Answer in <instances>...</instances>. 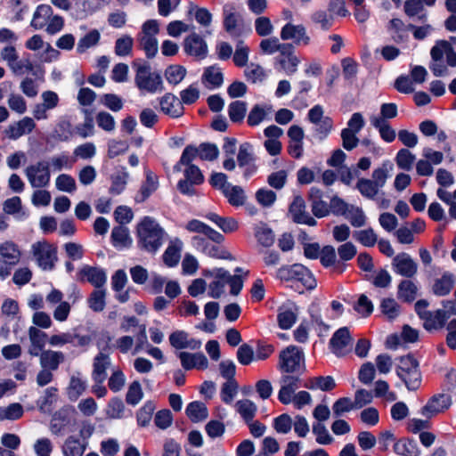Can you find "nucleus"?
I'll return each mask as SVG.
<instances>
[{
    "label": "nucleus",
    "instance_id": "16",
    "mask_svg": "<svg viewBox=\"0 0 456 456\" xmlns=\"http://www.w3.org/2000/svg\"><path fill=\"white\" fill-rule=\"evenodd\" d=\"M299 378L291 375L282 376L281 379V389L278 394L279 401L283 404L292 402L295 391L298 387Z\"/></svg>",
    "mask_w": 456,
    "mask_h": 456
},
{
    "label": "nucleus",
    "instance_id": "34",
    "mask_svg": "<svg viewBox=\"0 0 456 456\" xmlns=\"http://www.w3.org/2000/svg\"><path fill=\"white\" fill-rule=\"evenodd\" d=\"M455 283L453 274L445 273L441 278L436 279L434 282L432 290L435 295L439 297L446 296L450 293Z\"/></svg>",
    "mask_w": 456,
    "mask_h": 456
},
{
    "label": "nucleus",
    "instance_id": "18",
    "mask_svg": "<svg viewBox=\"0 0 456 456\" xmlns=\"http://www.w3.org/2000/svg\"><path fill=\"white\" fill-rule=\"evenodd\" d=\"M21 251L13 241L6 240L0 244V262L6 265H16L20 263Z\"/></svg>",
    "mask_w": 456,
    "mask_h": 456
},
{
    "label": "nucleus",
    "instance_id": "50",
    "mask_svg": "<svg viewBox=\"0 0 456 456\" xmlns=\"http://www.w3.org/2000/svg\"><path fill=\"white\" fill-rule=\"evenodd\" d=\"M415 159V155L407 148L400 149L395 158L397 167L405 171L412 169Z\"/></svg>",
    "mask_w": 456,
    "mask_h": 456
},
{
    "label": "nucleus",
    "instance_id": "54",
    "mask_svg": "<svg viewBox=\"0 0 456 456\" xmlns=\"http://www.w3.org/2000/svg\"><path fill=\"white\" fill-rule=\"evenodd\" d=\"M106 290L103 289H94L87 299L88 306L94 312H102L106 305Z\"/></svg>",
    "mask_w": 456,
    "mask_h": 456
},
{
    "label": "nucleus",
    "instance_id": "28",
    "mask_svg": "<svg viewBox=\"0 0 456 456\" xmlns=\"http://www.w3.org/2000/svg\"><path fill=\"white\" fill-rule=\"evenodd\" d=\"M448 319V315L445 311L442 309H438L434 312H429L423 319V327L428 331H433L442 329L446 321Z\"/></svg>",
    "mask_w": 456,
    "mask_h": 456
},
{
    "label": "nucleus",
    "instance_id": "61",
    "mask_svg": "<svg viewBox=\"0 0 456 456\" xmlns=\"http://www.w3.org/2000/svg\"><path fill=\"white\" fill-rule=\"evenodd\" d=\"M271 107L265 108L260 105H255L248 116V124L251 126L259 125L263 120L265 119L268 112L271 111Z\"/></svg>",
    "mask_w": 456,
    "mask_h": 456
},
{
    "label": "nucleus",
    "instance_id": "46",
    "mask_svg": "<svg viewBox=\"0 0 456 456\" xmlns=\"http://www.w3.org/2000/svg\"><path fill=\"white\" fill-rule=\"evenodd\" d=\"M456 67V59H433L429 68L436 77H444L449 74V68Z\"/></svg>",
    "mask_w": 456,
    "mask_h": 456
},
{
    "label": "nucleus",
    "instance_id": "58",
    "mask_svg": "<svg viewBox=\"0 0 456 456\" xmlns=\"http://www.w3.org/2000/svg\"><path fill=\"white\" fill-rule=\"evenodd\" d=\"M203 82L210 87H218L223 84V74L219 68L211 66L206 69L202 77Z\"/></svg>",
    "mask_w": 456,
    "mask_h": 456
},
{
    "label": "nucleus",
    "instance_id": "19",
    "mask_svg": "<svg viewBox=\"0 0 456 456\" xmlns=\"http://www.w3.org/2000/svg\"><path fill=\"white\" fill-rule=\"evenodd\" d=\"M79 275L82 281H86L96 289H102L107 281V275L103 269L94 266L85 265Z\"/></svg>",
    "mask_w": 456,
    "mask_h": 456
},
{
    "label": "nucleus",
    "instance_id": "21",
    "mask_svg": "<svg viewBox=\"0 0 456 456\" xmlns=\"http://www.w3.org/2000/svg\"><path fill=\"white\" fill-rule=\"evenodd\" d=\"M233 60L237 67L244 68V76L248 82L256 84L265 77L266 74L265 70L257 63H248V59Z\"/></svg>",
    "mask_w": 456,
    "mask_h": 456
},
{
    "label": "nucleus",
    "instance_id": "10",
    "mask_svg": "<svg viewBox=\"0 0 456 456\" xmlns=\"http://www.w3.org/2000/svg\"><path fill=\"white\" fill-rule=\"evenodd\" d=\"M394 272L408 279L412 278L418 272V264L408 253H399L392 260Z\"/></svg>",
    "mask_w": 456,
    "mask_h": 456
},
{
    "label": "nucleus",
    "instance_id": "49",
    "mask_svg": "<svg viewBox=\"0 0 456 456\" xmlns=\"http://www.w3.org/2000/svg\"><path fill=\"white\" fill-rule=\"evenodd\" d=\"M111 240L113 245L117 248L128 247L132 242L128 229L123 225H118L113 228L111 232Z\"/></svg>",
    "mask_w": 456,
    "mask_h": 456
},
{
    "label": "nucleus",
    "instance_id": "8",
    "mask_svg": "<svg viewBox=\"0 0 456 456\" xmlns=\"http://www.w3.org/2000/svg\"><path fill=\"white\" fill-rule=\"evenodd\" d=\"M191 241L193 247L206 256L219 259H232V255L224 247L214 244L200 235L193 236Z\"/></svg>",
    "mask_w": 456,
    "mask_h": 456
},
{
    "label": "nucleus",
    "instance_id": "44",
    "mask_svg": "<svg viewBox=\"0 0 456 456\" xmlns=\"http://www.w3.org/2000/svg\"><path fill=\"white\" fill-rule=\"evenodd\" d=\"M86 381L84 380L79 373L72 375L68 386V396L71 401H76L86 391Z\"/></svg>",
    "mask_w": 456,
    "mask_h": 456
},
{
    "label": "nucleus",
    "instance_id": "9",
    "mask_svg": "<svg viewBox=\"0 0 456 456\" xmlns=\"http://www.w3.org/2000/svg\"><path fill=\"white\" fill-rule=\"evenodd\" d=\"M289 213L293 222L297 224H307L309 226H315L317 224L316 220L306 211L305 200L300 195L294 197L293 201L289 205Z\"/></svg>",
    "mask_w": 456,
    "mask_h": 456
},
{
    "label": "nucleus",
    "instance_id": "23",
    "mask_svg": "<svg viewBox=\"0 0 456 456\" xmlns=\"http://www.w3.org/2000/svg\"><path fill=\"white\" fill-rule=\"evenodd\" d=\"M260 47L265 54H273L279 52L283 57H289L294 51V47L291 44H280L279 39L276 37L262 40Z\"/></svg>",
    "mask_w": 456,
    "mask_h": 456
},
{
    "label": "nucleus",
    "instance_id": "4",
    "mask_svg": "<svg viewBox=\"0 0 456 456\" xmlns=\"http://www.w3.org/2000/svg\"><path fill=\"white\" fill-rule=\"evenodd\" d=\"M31 253L38 266L45 271L54 268L57 261V248L46 240L37 241L31 246Z\"/></svg>",
    "mask_w": 456,
    "mask_h": 456
},
{
    "label": "nucleus",
    "instance_id": "33",
    "mask_svg": "<svg viewBox=\"0 0 456 456\" xmlns=\"http://www.w3.org/2000/svg\"><path fill=\"white\" fill-rule=\"evenodd\" d=\"M394 451L401 456H419L420 451L416 441L410 438H402L394 444Z\"/></svg>",
    "mask_w": 456,
    "mask_h": 456
},
{
    "label": "nucleus",
    "instance_id": "45",
    "mask_svg": "<svg viewBox=\"0 0 456 456\" xmlns=\"http://www.w3.org/2000/svg\"><path fill=\"white\" fill-rule=\"evenodd\" d=\"M392 170V163L390 161H385L380 167L373 170L371 175L372 178L370 180L380 189L385 186L387 180L389 177V173Z\"/></svg>",
    "mask_w": 456,
    "mask_h": 456
},
{
    "label": "nucleus",
    "instance_id": "3",
    "mask_svg": "<svg viewBox=\"0 0 456 456\" xmlns=\"http://www.w3.org/2000/svg\"><path fill=\"white\" fill-rule=\"evenodd\" d=\"M134 81L139 90L149 94L160 93L165 89L161 75L148 66L138 67Z\"/></svg>",
    "mask_w": 456,
    "mask_h": 456
},
{
    "label": "nucleus",
    "instance_id": "41",
    "mask_svg": "<svg viewBox=\"0 0 456 456\" xmlns=\"http://www.w3.org/2000/svg\"><path fill=\"white\" fill-rule=\"evenodd\" d=\"M403 11L409 18L417 17L419 21L427 20V12L421 0H406Z\"/></svg>",
    "mask_w": 456,
    "mask_h": 456
},
{
    "label": "nucleus",
    "instance_id": "62",
    "mask_svg": "<svg viewBox=\"0 0 456 456\" xmlns=\"http://www.w3.org/2000/svg\"><path fill=\"white\" fill-rule=\"evenodd\" d=\"M197 148L201 160L214 161L218 158L219 150L214 143L202 142Z\"/></svg>",
    "mask_w": 456,
    "mask_h": 456
},
{
    "label": "nucleus",
    "instance_id": "25",
    "mask_svg": "<svg viewBox=\"0 0 456 456\" xmlns=\"http://www.w3.org/2000/svg\"><path fill=\"white\" fill-rule=\"evenodd\" d=\"M181 364L185 370L196 368L198 370H205L208 366V361L202 353L191 354L188 352H181L178 354Z\"/></svg>",
    "mask_w": 456,
    "mask_h": 456
},
{
    "label": "nucleus",
    "instance_id": "43",
    "mask_svg": "<svg viewBox=\"0 0 456 456\" xmlns=\"http://www.w3.org/2000/svg\"><path fill=\"white\" fill-rule=\"evenodd\" d=\"M305 387L312 390L320 389L322 391H330L335 388L336 383L331 376H319L310 378L305 384Z\"/></svg>",
    "mask_w": 456,
    "mask_h": 456
},
{
    "label": "nucleus",
    "instance_id": "60",
    "mask_svg": "<svg viewBox=\"0 0 456 456\" xmlns=\"http://www.w3.org/2000/svg\"><path fill=\"white\" fill-rule=\"evenodd\" d=\"M238 382L236 379H232L231 381H225L221 387L220 391V396L222 401L226 403L230 404L233 401L234 397L236 396L238 393Z\"/></svg>",
    "mask_w": 456,
    "mask_h": 456
},
{
    "label": "nucleus",
    "instance_id": "29",
    "mask_svg": "<svg viewBox=\"0 0 456 456\" xmlns=\"http://www.w3.org/2000/svg\"><path fill=\"white\" fill-rule=\"evenodd\" d=\"M88 442H81L74 436H69L61 447L63 456H83L87 449Z\"/></svg>",
    "mask_w": 456,
    "mask_h": 456
},
{
    "label": "nucleus",
    "instance_id": "12",
    "mask_svg": "<svg viewBox=\"0 0 456 456\" xmlns=\"http://www.w3.org/2000/svg\"><path fill=\"white\" fill-rule=\"evenodd\" d=\"M452 404V398L445 394H438L432 396L427 404L422 407L421 414L427 418H431L440 412L447 410Z\"/></svg>",
    "mask_w": 456,
    "mask_h": 456
},
{
    "label": "nucleus",
    "instance_id": "37",
    "mask_svg": "<svg viewBox=\"0 0 456 456\" xmlns=\"http://www.w3.org/2000/svg\"><path fill=\"white\" fill-rule=\"evenodd\" d=\"M53 15V9L49 4H40L36 9L31 20V27L35 29L43 28Z\"/></svg>",
    "mask_w": 456,
    "mask_h": 456
},
{
    "label": "nucleus",
    "instance_id": "11",
    "mask_svg": "<svg viewBox=\"0 0 456 456\" xmlns=\"http://www.w3.org/2000/svg\"><path fill=\"white\" fill-rule=\"evenodd\" d=\"M352 338L346 327L338 329L330 341L331 351L338 356L345 355L352 346Z\"/></svg>",
    "mask_w": 456,
    "mask_h": 456
},
{
    "label": "nucleus",
    "instance_id": "40",
    "mask_svg": "<svg viewBox=\"0 0 456 456\" xmlns=\"http://www.w3.org/2000/svg\"><path fill=\"white\" fill-rule=\"evenodd\" d=\"M411 24H405L401 19H392L387 26L395 40L404 41L408 37V32L411 29Z\"/></svg>",
    "mask_w": 456,
    "mask_h": 456
},
{
    "label": "nucleus",
    "instance_id": "6",
    "mask_svg": "<svg viewBox=\"0 0 456 456\" xmlns=\"http://www.w3.org/2000/svg\"><path fill=\"white\" fill-rule=\"evenodd\" d=\"M308 119L314 124L315 136L319 140L325 139L330 133L333 126L332 119L324 116L323 108L321 105H315L308 111Z\"/></svg>",
    "mask_w": 456,
    "mask_h": 456
},
{
    "label": "nucleus",
    "instance_id": "38",
    "mask_svg": "<svg viewBox=\"0 0 456 456\" xmlns=\"http://www.w3.org/2000/svg\"><path fill=\"white\" fill-rule=\"evenodd\" d=\"M101 39V34L98 29H91L83 36L77 42V53L84 54L88 49L96 46Z\"/></svg>",
    "mask_w": 456,
    "mask_h": 456
},
{
    "label": "nucleus",
    "instance_id": "5",
    "mask_svg": "<svg viewBox=\"0 0 456 456\" xmlns=\"http://www.w3.org/2000/svg\"><path fill=\"white\" fill-rule=\"evenodd\" d=\"M304 362L303 352L296 346H289L280 353L279 369L286 373L297 372Z\"/></svg>",
    "mask_w": 456,
    "mask_h": 456
},
{
    "label": "nucleus",
    "instance_id": "2",
    "mask_svg": "<svg viewBox=\"0 0 456 456\" xmlns=\"http://www.w3.org/2000/svg\"><path fill=\"white\" fill-rule=\"evenodd\" d=\"M397 376L409 390H417L421 384V373L419 362L412 355L402 356L396 368Z\"/></svg>",
    "mask_w": 456,
    "mask_h": 456
},
{
    "label": "nucleus",
    "instance_id": "35",
    "mask_svg": "<svg viewBox=\"0 0 456 456\" xmlns=\"http://www.w3.org/2000/svg\"><path fill=\"white\" fill-rule=\"evenodd\" d=\"M223 16L224 29L230 34H234L240 21V15L236 12L235 7L232 4H225L223 7Z\"/></svg>",
    "mask_w": 456,
    "mask_h": 456
},
{
    "label": "nucleus",
    "instance_id": "14",
    "mask_svg": "<svg viewBox=\"0 0 456 456\" xmlns=\"http://www.w3.org/2000/svg\"><path fill=\"white\" fill-rule=\"evenodd\" d=\"M90 341V337L81 336L75 332L54 334L49 338V344L53 346H62L66 344H71L76 346H85L88 345Z\"/></svg>",
    "mask_w": 456,
    "mask_h": 456
},
{
    "label": "nucleus",
    "instance_id": "17",
    "mask_svg": "<svg viewBox=\"0 0 456 456\" xmlns=\"http://www.w3.org/2000/svg\"><path fill=\"white\" fill-rule=\"evenodd\" d=\"M36 127L32 118L25 117L22 119L8 126L4 130L5 135L11 140H17L26 134L31 133Z\"/></svg>",
    "mask_w": 456,
    "mask_h": 456
},
{
    "label": "nucleus",
    "instance_id": "13",
    "mask_svg": "<svg viewBox=\"0 0 456 456\" xmlns=\"http://www.w3.org/2000/svg\"><path fill=\"white\" fill-rule=\"evenodd\" d=\"M111 358L109 354L100 352L93 360L92 379L94 382L104 383L107 370L111 367Z\"/></svg>",
    "mask_w": 456,
    "mask_h": 456
},
{
    "label": "nucleus",
    "instance_id": "63",
    "mask_svg": "<svg viewBox=\"0 0 456 456\" xmlns=\"http://www.w3.org/2000/svg\"><path fill=\"white\" fill-rule=\"evenodd\" d=\"M126 380V376L119 368L113 369L108 379V387L114 393L119 392L125 387Z\"/></svg>",
    "mask_w": 456,
    "mask_h": 456
},
{
    "label": "nucleus",
    "instance_id": "57",
    "mask_svg": "<svg viewBox=\"0 0 456 456\" xmlns=\"http://www.w3.org/2000/svg\"><path fill=\"white\" fill-rule=\"evenodd\" d=\"M294 281L300 282L306 289H314L316 285V280L311 271L301 265V269H297Z\"/></svg>",
    "mask_w": 456,
    "mask_h": 456
},
{
    "label": "nucleus",
    "instance_id": "27",
    "mask_svg": "<svg viewBox=\"0 0 456 456\" xmlns=\"http://www.w3.org/2000/svg\"><path fill=\"white\" fill-rule=\"evenodd\" d=\"M39 363L41 368L53 371L58 370L60 364L64 362V354L61 351L45 350L39 355Z\"/></svg>",
    "mask_w": 456,
    "mask_h": 456
},
{
    "label": "nucleus",
    "instance_id": "51",
    "mask_svg": "<svg viewBox=\"0 0 456 456\" xmlns=\"http://www.w3.org/2000/svg\"><path fill=\"white\" fill-rule=\"evenodd\" d=\"M417 291V286L410 280H403L398 285V297L405 302L413 301Z\"/></svg>",
    "mask_w": 456,
    "mask_h": 456
},
{
    "label": "nucleus",
    "instance_id": "42",
    "mask_svg": "<svg viewBox=\"0 0 456 456\" xmlns=\"http://www.w3.org/2000/svg\"><path fill=\"white\" fill-rule=\"evenodd\" d=\"M186 414L192 422H199L206 419L208 416V411L205 403L194 401L186 407Z\"/></svg>",
    "mask_w": 456,
    "mask_h": 456
},
{
    "label": "nucleus",
    "instance_id": "31",
    "mask_svg": "<svg viewBox=\"0 0 456 456\" xmlns=\"http://www.w3.org/2000/svg\"><path fill=\"white\" fill-rule=\"evenodd\" d=\"M182 241L178 239L172 241L165 250L162 259L168 267L177 265L181 258Z\"/></svg>",
    "mask_w": 456,
    "mask_h": 456
},
{
    "label": "nucleus",
    "instance_id": "15",
    "mask_svg": "<svg viewBox=\"0 0 456 456\" xmlns=\"http://www.w3.org/2000/svg\"><path fill=\"white\" fill-rule=\"evenodd\" d=\"M184 52L191 56L200 57L208 53V45L202 37L197 33H191L183 40Z\"/></svg>",
    "mask_w": 456,
    "mask_h": 456
},
{
    "label": "nucleus",
    "instance_id": "24",
    "mask_svg": "<svg viewBox=\"0 0 456 456\" xmlns=\"http://www.w3.org/2000/svg\"><path fill=\"white\" fill-rule=\"evenodd\" d=\"M160 110L165 114L178 118L183 113V107L180 100L173 94L167 93L159 99Z\"/></svg>",
    "mask_w": 456,
    "mask_h": 456
},
{
    "label": "nucleus",
    "instance_id": "26",
    "mask_svg": "<svg viewBox=\"0 0 456 456\" xmlns=\"http://www.w3.org/2000/svg\"><path fill=\"white\" fill-rule=\"evenodd\" d=\"M28 338L30 341L28 354L31 356H37L42 351H45L44 348L45 346L47 338V334L45 332L34 326H31L28 329Z\"/></svg>",
    "mask_w": 456,
    "mask_h": 456
},
{
    "label": "nucleus",
    "instance_id": "1",
    "mask_svg": "<svg viewBox=\"0 0 456 456\" xmlns=\"http://www.w3.org/2000/svg\"><path fill=\"white\" fill-rule=\"evenodd\" d=\"M138 247L151 254H155L163 245L167 232L164 228L151 216H144L136 226Z\"/></svg>",
    "mask_w": 456,
    "mask_h": 456
},
{
    "label": "nucleus",
    "instance_id": "55",
    "mask_svg": "<svg viewBox=\"0 0 456 456\" xmlns=\"http://www.w3.org/2000/svg\"><path fill=\"white\" fill-rule=\"evenodd\" d=\"M23 407L18 403H13L6 407L0 406V421L16 420L22 417Z\"/></svg>",
    "mask_w": 456,
    "mask_h": 456
},
{
    "label": "nucleus",
    "instance_id": "32",
    "mask_svg": "<svg viewBox=\"0 0 456 456\" xmlns=\"http://www.w3.org/2000/svg\"><path fill=\"white\" fill-rule=\"evenodd\" d=\"M370 123L376 129H378L382 140L387 142H392L395 140V130L387 120H383L381 118L373 116L370 118Z\"/></svg>",
    "mask_w": 456,
    "mask_h": 456
},
{
    "label": "nucleus",
    "instance_id": "64",
    "mask_svg": "<svg viewBox=\"0 0 456 456\" xmlns=\"http://www.w3.org/2000/svg\"><path fill=\"white\" fill-rule=\"evenodd\" d=\"M431 57H456L452 45L446 40H439L432 47Z\"/></svg>",
    "mask_w": 456,
    "mask_h": 456
},
{
    "label": "nucleus",
    "instance_id": "59",
    "mask_svg": "<svg viewBox=\"0 0 456 456\" xmlns=\"http://www.w3.org/2000/svg\"><path fill=\"white\" fill-rule=\"evenodd\" d=\"M344 216L354 227H362L365 224L366 222V216L362 209L353 205H350Z\"/></svg>",
    "mask_w": 456,
    "mask_h": 456
},
{
    "label": "nucleus",
    "instance_id": "48",
    "mask_svg": "<svg viewBox=\"0 0 456 456\" xmlns=\"http://www.w3.org/2000/svg\"><path fill=\"white\" fill-rule=\"evenodd\" d=\"M255 237L259 244L264 247H271L274 242V234L265 224H256L254 228Z\"/></svg>",
    "mask_w": 456,
    "mask_h": 456
},
{
    "label": "nucleus",
    "instance_id": "39",
    "mask_svg": "<svg viewBox=\"0 0 456 456\" xmlns=\"http://www.w3.org/2000/svg\"><path fill=\"white\" fill-rule=\"evenodd\" d=\"M235 409L245 422L253 420L257 411L256 404L249 399L237 401Z\"/></svg>",
    "mask_w": 456,
    "mask_h": 456
},
{
    "label": "nucleus",
    "instance_id": "30",
    "mask_svg": "<svg viewBox=\"0 0 456 456\" xmlns=\"http://www.w3.org/2000/svg\"><path fill=\"white\" fill-rule=\"evenodd\" d=\"M74 134L71 122L67 118H61L56 124L52 137L57 142H69Z\"/></svg>",
    "mask_w": 456,
    "mask_h": 456
},
{
    "label": "nucleus",
    "instance_id": "20",
    "mask_svg": "<svg viewBox=\"0 0 456 456\" xmlns=\"http://www.w3.org/2000/svg\"><path fill=\"white\" fill-rule=\"evenodd\" d=\"M281 37L283 40H293L297 45H307L309 42V37L303 25L287 23L281 28Z\"/></svg>",
    "mask_w": 456,
    "mask_h": 456
},
{
    "label": "nucleus",
    "instance_id": "7",
    "mask_svg": "<svg viewBox=\"0 0 456 456\" xmlns=\"http://www.w3.org/2000/svg\"><path fill=\"white\" fill-rule=\"evenodd\" d=\"M25 174L30 185L34 188L45 187L50 183V167L49 163L45 160H40L28 166L25 169Z\"/></svg>",
    "mask_w": 456,
    "mask_h": 456
},
{
    "label": "nucleus",
    "instance_id": "56",
    "mask_svg": "<svg viewBox=\"0 0 456 456\" xmlns=\"http://www.w3.org/2000/svg\"><path fill=\"white\" fill-rule=\"evenodd\" d=\"M137 40L147 57H154L157 54L158 40L155 36L138 35Z\"/></svg>",
    "mask_w": 456,
    "mask_h": 456
},
{
    "label": "nucleus",
    "instance_id": "53",
    "mask_svg": "<svg viewBox=\"0 0 456 456\" xmlns=\"http://www.w3.org/2000/svg\"><path fill=\"white\" fill-rule=\"evenodd\" d=\"M356 188L362 196L369 200H374L379 191V188L368 178H360L357 181Z\"/></svg>",
    "mask_w": 456,
    "mask_h": 456
},
{
    "label": "nucleus",
    "instance_id": "22",
    "mask_svg": "<svg viewBox=\"0 0 456 456\" xmlns=\"http://www.w3.org/2000/svg\"><path fill=\"white\" fill-rule=\"evenodd\" d=\"M159 187L158 175L150 169L145 170V181L142 183L138 193L135 196V201L144 202Z\"/></svg>",
    "mask_w": 456,
    "mask_h": 456
},
{
    "label": "nucleus",
    "instance_id": "52",
    "mask_svg": "<svg viewBox=\"0 0 456 456\" xmlns=\"http://www.w3.org/2000/svg\"><path fill=\"white\" fill-rule=\"evenodd\" d=\"M69 424V419L67 414L62 411H58L53 417L50 423V430L53 435L60 436L62 435L67 427Z\"/></svg>",
    "mask_w": 456,
    "mask_h": 456
},
{
    "label": "nucleus",
    "instance_id": "36",
    "mask_svg": "<svg viewBox=\"0 0 456 456\" xmlns=\"http://www.w3.org/2000/svg\"><path fill=\"white\" fill-rule=\"evenodd\" d=\"M207 218L216 224L224 233L233 232L239 228V224L233 217H225L216 213H208Z\"/></svg>",
    "mask_w": 456,
    "mask_h": 456
},
{
    "label": "nucleus",
    "instance_id": "47",
    "mask_svg": "<svg viewBox=\"0 0 456 456\" xmlns=\"http://www.w3.org/2000/svg\"><path fill=\"white\" fill-rule=\"evenodd\" d=\"M223 194L227 199L228 202L233 207H240L244 205L246 195L244 190L238 185L231 184Z\"/></svg>",
    "mask_w": 456,
    "mask_h": 456
}]
</instances>
